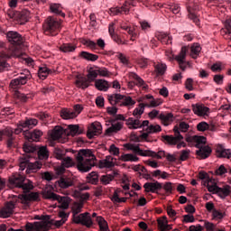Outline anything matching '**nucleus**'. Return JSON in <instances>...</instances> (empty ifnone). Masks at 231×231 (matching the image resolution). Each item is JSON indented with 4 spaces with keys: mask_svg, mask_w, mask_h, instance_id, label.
<instances>
[{
    "mask_svg": "<svg viewBox=\"0 0 231 231\" xmlns=\"http://www.w3.org/2000/svg\"><path fill=\"white\" fill-rule=\"evenodd\" d=\"M125 147L128 151H133V152H135V154H138V156L145 157L146 150H142L139 145L133 144V143H126L125 144Z\"/></svg>",
    "mask_w": 231,
    "mask_h": 231,
    "instance_id": "34",
    "label": "nucleus"
},
{
    "mask_svg": "<svg viewBox=\"0 0 231 231\" xmlns=\"http://www.w3.org/2000/svg\"><path fill=\"white\" fill-rule=\"evenodd\" d=\"M77 88H79V89H88L89 88L91 82L88 80V78L86 77H79L76 79L75 82Z\"/></svg>",
    "mask_w": 231,
    "mask_h": 231,
    "instance_id": "37",
    "label": "nucleus"
},
{
    "mask_svg": "<svg viewBox=\"0 0 231 231\" xmlns=\"http://www.w3.org/2000/svg\"><path fill=\"white\" fill-rule=\"evenodd\" d=\"M60 116L63 120H72L73 118H77V114L72 109L63 108L60 111Z\"/></svg>",
    "mask_w": 231,
    "mask_h": 231,
    "instance_id": "39",
    "label": "nucleus"
},
{
    "mask_svg": "<svg viewBox=\"0 0 231 231\" xmlns=\"http://www.w3.org/2000/svg\"><path fill=\"white\" fill-rule=\"evenodd\" d=\"M50 10L51 14H55L60 17H66V14L62 12V6H60L59 4H51Z\"/></svg>",
    "mask_w": 231,
    "mask_h": 231,
    "instance_id": "43",
    "label": "nucleus"
},
{
    "mask_svg": "<svg viewBox=\"0 0 231 231\" xmlns=\"http://www.w3.org/2000/svg\"><path fill=\"white\" fill-rule=\"evenodd\" d=\"M120 28L121 30H125V32H127L128 35H130V41L134 42V41H136L138 39V32H136V27L131 26L127 22H121L120 23Z\"/></svg>",
    "mask_w": 231,
    "mask_h": 231,
    "instance_id": "14",
    "label": "nucleus"
},
{
    "mask_svg": "<svg viewBox=\"0 0 231 231\" xmlns=\"http://www.w3.org/2000/svg\"><path fill=\"white\" fill-rule=\"evenodd\" d=\"M102 134V125L99 122L92 123L88 129L87 136L89 140Z\"/></svg>",
    "mask_w": 231,
    "mask_h": 231,
    "instance_id": "11",
    "label": "nucleus"
},
{
    "mask_svg": "<svg viewBox=\"0 0 231 231\" xmlns=\"http://www.w3.org/2000/svg\"><path fill=\"white\" fill-rule=\"evenodd\" d=\"M41 222H28L24 226L23 231H48L50 230V220H46L45 217H42Z\"/></svg>",
    "mask_w": 231,
    "mask_h": 231,
    "instance_id": "5",
    "label": "nucleus"
},
{
    "mask_svg": "<svg viewBox=\"0 0 231 231\" xmlns=\"http://www.w3.org/2000/svg\"><path fill=\"white\" fill-rule=\"evenodd\" d=\"M230 185H226L223 188H219L217 189V194L222 198V199H225V198H227V196H230Z\"/></svg>",
    "mask_w": 231,
    "mask_h": 231,
    "instance_id": "46",
    "label": "nucleus"
},
{
    "mask_svg": "<svg viewBox=\"0 0 231 231\" xmlns=\"http://www.w3.org/2000/svg\"><path fill=\"white\" fill-rule=\"evenodd\" d=\"M7 39L12 46H23V42H24L23 36L19 32L14 31H9L7 32Z\"/></svg>",
    "mask_w": 231,
    "mask_h": 231,
    "instance_id": "10",
    "label": "nucleus"
},
{
    "mask_svg": "<svg viewBox=\"0 0 231 231\" xmlns=\"http://www.w3.org/2000/svg\"><path fill=\"white\" fill-rule=\"evenodd\" d=\"M167 154L165 153V151L161 150L158 152L152 151V150H146L144 153V157L148 158H156L157 160H162L163 158H166Z\"/></svg>",
    "mask_w": 231,
    "mask_h": 231,
    "instance_id": "30",
    "label": "nucleus"
},
{
    "mask_svg": "<svg viewBox=\"0 0 231 231\" xmlns=\"http://www.w3.org/2000/svg\"><path fill=\"white\" fill-rule=\"evenodd\" d=\"M38 124L39 121L35 118H27L26 121H20L21 127H23L24 129H33Z\"/></svg>",
    "mask_w": 231,
    "mask_h": 231,
    "instance_id": "36",
    "label": "nucleus"
},
{
    "mask_svg": "<svg viewBox=\"0 0 231 231\" xmlns=\"http://www.w3.org/2000/svg\"><path fill=\"white\" fill-rule=\"evenodd\" d=\"M158 119L161 121V124L165 127L171 125L174 122V114L172 113H161L158 116Z\"/></svg>",
    "mask_w": 231,
    "mask_h": 231,
    "instance_id": "21",
    "label": "nucleus"
},
{
    "mask_svg": "<svg viewBox=\"0 0 231 231\" xmlns=\"http://www.w3.org/2000/svg\"><path fill=\"white\" fill-rule=\"evenodd\" d=\"M96 221L99 226L100 231H111L109 229V225L107 224V221L106 220V218H104V217H97Z\"/></svg>",
    "mask_w": 231,
    "mask_h": 231,
    "instance_id": "41",
    "label": "nucleus"
},
{
    "mask_svg": "<svg viewBox=\"0 0 231 231\" xmlns=\"http://www.w3.org/2000/svg\"><path fill=\"white\" fill-rule=\"evenodd\" d=\"M212 154V148L208 145L201 146L196 151L199 160H207Z\"/></svg>",
    "mask_w": 231,
    "mask_h": 231,
    "instance_id": "19",
    "label": "nucleus"
},
{
    "mask_svg": "<svg viewBox=\"0 0 231 231\" xmlns=\"http://www.w3.org/2000/svg\"><path fill=\"white\" fill-rule=\"evenodd\" d=\"M126 125L129 127V129H140L142 127V123L139 119H134L133 117H129L126 120Z\"/></svg>",
    "mask_w": 231,
    "mask_h": 231,
    "instance_id": "45",
    "label": "nucleus"
},
{
    "mask_svg": "<svg viewBox=\"0 0 231 231\" xmlns=\"http://www.w3.org/2000/svg\"><path fill=\"white\" fill-rule=\"evenodd\" d=\"M145 112V104L140 103L137 107L134 108L133 115L135 116V118H140L142 115Z\"/></svg>",
    "mask_w": 231,
    "mask_h": 231,
    "instance_id": "54",
    "label": "nucleus"
},
{
    "mask_svg": "<svg viewBox=\"0 0 231 231\" xmlns=\"http://www.w3.org/2000/svg\"><path fill=\"white\" fill-rule=\"evenodd\" d=\"M41 169H42V162L36 161L34 163L29 162L27 171L29 172H38Z\"/></svg>",
    "mask_w": 231,
    "mask_h": 231,
    "instance_id": "48",
    "label": "nucleus"
},
{
    "mask_svg": "<svg viewBox=\"0 0 231 231\" xmlns=\"http://www.w3.org/2000/svg\"><path fill=\"white\" fill-rule=\"evenodd\" d=\"M97 77H98V69H94L90 68L88 69L87 79L89 82H95L97 80Z\"/></svg>",
    "mask_w": 231,
    "mask_h": 231,
    "instance_id": "55",
    "label": "nucleus"
},
{
    "mask_svg": "<svg viewBox=\"0 0 231 231\" xmlns=\"http://www.w3.org/2000/svg\"><path fill=\"white\" fill-rule=\"evenodd\" d=\"M68 129L69 131V136H78V134H82V131H80L79 125H69Z\"/></svg>",
    "mask_w": 231,
    "mask_h": 231,
    "instance_id": "51",
    "label": "nucleus"
},
{
    "mask_svg": "<svg viewBox=\"0 0 231 231\" xmlns=\"http://www.w3.org/2000/svg\"><path fill=\"white\" fill-rule=\"evenodd\" d=\"M201 53V45L199 43H193L190 47V57L192 59H198Z\"/></svg>",
    "mask_w": 231,
    "mask_h": 231,
    "instance_id": "44",
    "label": "nucleus"
},
{
    "mask_svg": "<svg viewBox=\"0 0 231 231\" xmlns=\"http://www.w3.org/2000/svg\"><path fill=\"white\" fill-rule=\"evenodd\" d=\"M77 50V46L71 44V43H63L60 47V51H62L63 53H71Z\"/></svg>",
    "mask_w": 231,
    "mask_h": 231,
    "instance_id": "50",
    "label": "nucleus"
},
{
    "mask_svg": "<svg viewBox=\"0 0 231 231\" xmlns=\"http://www.w3.org/2000/svg\"><path fill=\"white\" fill-rule=\"evenodd\" d=\"M191 142H193V143H195V147L197 149H199L201 147H204L205 144L207 143V137L194 135L191 137Z\"/></svg>",
    "mask_w": 231,
    "mask_h": 231,
    "instance_id": "38",
    "label": "nucleus"
},
{
    "mask_svg": "<svg viewBox=\"0 0 231 231\" xmlns=\"http://www.w3.org/2000/svg\"><path fill=\"white\" fill-rule=\"evenodd\" d=\"M48 134L51 140H60V138H62V134H64V128L61 126H55L48 133Z\"/></svg>",
    "mask_w": 231,
    "mask_h": 231,
    "instance_id": "24",
    "label": "nucleus"
},
{
    "mask_svg": "<svg viewBox=\"0 0 231 231\" xmlns=\"http://www.w3.org/2000/svg\"><path fill=\"white\" fill-rule=\"evenodd\" d=\"M80 57L85 60H90L91 62H95L96 60H98V55L89 53L88 51H81Z\"/></svg>",
    "mask_w": 231,
    "mask_h": 231,
    "instance_id": "49",
    "label": "nucleus"
},
{
    "mask_svg": "<svg viewBox=\"0 0 231 231\" xmlns=\"http://www.w3.org/2000/svg\"><path fill=\"white\" fill-rule=\"evenodd\" d=\"M174 60H177L180 69L185 71L189 68V62L187 61V48L181 47L180 51L175 56Z\"/></svg>",
    "mask_w": 231,
    "mask_h": 231,
    "instance_id": "8",
    "label": "nucleus"
},
{
    "mask_svg": "<svg viewBox=\"0 0 231 231\" xmlns=\"http://www.w3.org/2000/svg\"><path fill=\"white\" fill-rule=\"evenodd\" d=\"M129 78L135 80V85H137L139 88H143L144 90L149 89V86L145 84V81L140 76H138V74L130 72Z\"/></svg>",
    "mask_w": 231,
    "mask_h": 231,
    "instance_id": "29",
    "label": "nucleus"
},
{
    "mask_svg": "<svg viewBox=\"0 0 231 231\" xmlns=\"http://www.w3.org/2000/svg\"><path fill=\"white\" fill-rule=\"evenodd\" d=\"M116 176H118L117 171H112L109 174L103 175L100 179L101 183L103 185H109L111 183V181H113V180H115V178H116Z\"/></svg>",
    "mask_w": 231,
    "mask_h": 231,
    "instance_id": "40",
    "label": "nucleus"
},
{
    "mask_svg": "<svg viewBox=\"0 0 231 231\" xmlns=\"http://www.w3.org/2000/svg\"><path fill=\"white\" fill-rule=\"evenodd\" d=\"M87 180L91 185H97L98 183V173L92 171L87 176Z\"/></svg>",
    "mask_w": 231,
    "mask_h": 231,
    "instance_id": "56",
    "label": "nucleus"
},
{
    "mask_svg": "<svg viewBox=\"0 0 231 231\" xmlns=\"http://www.w3.org/2000/svg\"><path fill=\"white\" fill-rule=\"evenodd\" d=\"M57 183L60 189H69V187H73V179L71 177L62 176Z\"/></svg>",
    "mask_w": 231,
    "mask_h": 231,
    "instance_id": "27",
    "label": "nucleus"
},
{
    "mask_svg": "<svg viewBox=\"0 0 231 231\" xmlns=\"http://www.w3.org/2000/svg\"><path fill=\"white\" fill-rule=\"evenodd\" d=\"M7 59H10L11 57H23V49L21 48V45H12L9 48Z\"/></svg>",
    "mask_w": 231,
    "mask_h": 231,
    "instance_id": "26",
    "label": "nucleus"
},
{
    "mask_svg": "<svg viewBox=\"0 0 231 231\" xmlns=\"http://www.w3.org/2000/svg\"><path fill=\"white\" fill-rule=\"evenodd\" d=\"M38 158L40 160H48L50 158V153L46 146H42L38 150Z\"/></svg>",
    "mask_w": 231,
    "mask_h": 231,
    "instance_id": "53",
    "label": "nucleus"
},
{
    "mask_svg": "<svg viewBox=\"0 0 231 231\" xmlns=\"http://www.w3.org/2000/svg\"><path fill=\"white\" fill-rule=\"evenodd\" d=\"M162 183L158 180L154 182H146L143 185L145 192H152V194H158L159 190H162Z\"/></svg>",
    "mask_w": 231,
    "mask_h": 231,
    "instance_id": "20",
    "label": "nucleus"
},
{
    "mask_svg": "<svg viewBox=\"0 0 231 231\" xmlns=\"http://www.w3.org/2000/svg\"><path fill=\"white\" fill-rule=\"evenodd\" d=\"M42 198L44 199H50L51 201H56V199H59V195L53 192L51 187H47L42 191Z\"/></svg>",
    "mask_w": 231,
    "mask_h": 231,
    "instance_id": "25",
    "label": "nucleus"
},
{
    "mask_svg": "<svg viewBox=\"0 0 231 231\" xmlns=\"http://www.w3.org/2000/svg\"><path fill=\"white\" fill-rule=\"evenodd\" d=\"M24 136H25V138H27V140H29L31 142H39V140H41V136H42V131L38 130V129H36L32 132L25 131Z\"/></svg>",
    "mask_w": 231,
    "mask_h": 231,
    "instance_id": "22",
    "label": "nucleus"
},
{
    "mask_svg": "<svg viewBox=\"0 0 231 231\" xmlns=\"http://www.w3.org/2000/svg\"><path fill=\"white\" fill-rule=\"evenodd\" d=\"M28 165H30V154L22 156L20 158V170L24 171Z\"/></svg>",
    "mask_w": 231,
    "mask_h": 231,
    "instance_id": "57",
    "label": "nucleus"
},
{
    "mask_svg": "<svg viewBox=\"0 0 231 231\" xmlns=\"http://www.w3.org/2000/svg\"><path fill=\"white\" fill-rule=\"evenodd\" d=\"M216 152L217 154V158H227V160H230V157H231L230 149H225L223 145L218 144L217 146Z\"/></svg>",
    "mask_w": 231,
    "mask_h": 231,
    "instance_id": "31",
    "label": "nucleus"
},
{
    "mask_svg": "<svg viewBox=\"0 0 231 231\" xmlns=\"http://www.w3.org/2000/svg\"><path fill=\"white\" fill-rule=\"evenodd\" d=\"M95 88L97 91H107L111 88V85L106 79H96Z\"/></svg>",
    "mask_w": 231,
    "mask_h": 231,
    "instance_id": "32",
    "label": "nucleus"
},
{
    "mask_svg": "<svg viewBox=\"0 0 231 231\" xmlns=\"http://www.w3.org/2000/svg\"><path fill=\"white\" fill-rule=\"evenodd\" d=\"M31 79H32V73L30 72V70L23 69L20 73V76L11 80L9 86L11 89H14V91H17L19 88L27 84L28 80H30Z\"/></svg>",
    "mask_w": 231,
    "mask_h": 231,
    "instance_id": "4",
    "label": "nucleus"
},
{
    "mask_svg": "<svg viewBox=\"0 0 231 231\" xmlns=\"http://www.w3.org/2000/svg\"><path fill=\"white\" fill-rule=\"evenodd\" d=\"M56 201L60 203L59 208H63V210L69 208V199L68 197H61L60 195H58Z\"/></svg>",
    "mask_w": 231,
    "mask_h": 231,
    "instance_id": "42",
    "label": "nucleus"
},
{
    "mask_svg": "<svg viewBox=\"0 0 231 231\" xmlns=\"http://www.w3.org/2000/svg\"><path fill=\"white\" fill-rule=\"evenodd\" d=\"M144 100H148V102L143 103L145 107H158L163 104L162 98H154V96L150 94L144 96Z\"/></svg>",
    "mask_w": 231,
    "mask_h": 231,
    "instance_id": "16",
    "label": "nucleus"
},
{
    "mask_svg": "<svg viewBox=\"0 0 231 231\" xmlns=\"http://www.w3.org/2000/svg\"><path fill=\"white\" fill-rule=\"evenodd\" d=\"M163 140L169 143V145H177V143H180L181 140H183V135L179 134L172 136V135H163L162 136Z\"/></svg>",
    "mask_w": 231,
    "mask_h": 231,
    "instance_id": "33",
    "label": "nucleus"
},
{
    "mask_svg": "<svg viewBox=\"0 0 231 231\" xmlns=\"http://www.w3.org/2000/svg\"><path fill=\"white\" fill-rule=\"evenodd\" d=\"M78 162L77 169L79 172H89L95 167V160L97 157L91 150H80L76 155Z\"/></svg>",
    "mask_w": 231,
    "mask_h": 231,
    "instance_id": "1",
    "label": "nucleus"
},
{
    "mask_svg": "<svg viewBox=\"0 0 231 231\" xmlns=\"http://www.w3.org/2000/svg\"><path fill=\"white\" fill-rule=\"evenodd\" d=\"M226 214L225 212H221L220 210L217 209H213L212 211V217L215 219V221H219L225 217Z\"/></svg>",
    "mask_w": 231,
    "mask_h": 231,
    "instance_id": "63",
    "label": "nucleus"
},
{
    "mask_svg": "<svg viewBox=\"0 0 231 231\" xmlns=\"http://www.w3.org/2000/svg\"><path fill=\"white\" fill-rule=\"evenodd\" d=\"M22 189L24 194L28 193L30 190H33V182L28 180L27 182H23L22 185L18 188Z\"/></svg>",
    "mask_w": 231,
    "mask_h": 231,
    "instance_id": "60",
    "label": "nucleus"
},
{
    "mask_svg": "<svg viewBox=\"0 0 231 231\" xmlns=\"http://www.w3.org/2000/svg\"><path fill=\"white\" fill-rule=\"evenodd\" d=\"M30 21V11H22L20 14V24H26Z\"/></svg>",
    "mask_w": 231,
    "mask_h": 231,
    "instance_id": "61",
    "label": "nucleus"
},
{
    "mask_svg": "<svg viewBox=\"0 0 231 231\" xmlns=\"http://www.w3.org/2000/svg\"><path fill=\"white\" fill-rule=\"evenodd\" d=\"M107 100L111 106H120L121 107H131L136 104V101L133 97L122 94L108 95Z\"/></svg>",
    "mask_w": 231,
    "mask_h": 231,
    "instance_id": "2",
    "label": "nucleus"
},
{
    "mask_svg": "<svg viewBox=\"0 0 231 231\" xmlns=\"http://www.w3.org/2000/svg\"><path fill=\"white\" fill-rule=\"evenodd\" d=\"M162 189L165 191V193L169 196L174 188L172 187V182H165L164 184L162 183Z\"/></svg>",
    "mask_w": 231,
    "mask_h": 231,
    "instance_id": "64",
    "label": "nucleus"
},
{
    "mask_svg": "<svg viewBox=\"0 0 231 231\" xmlns=\"http://www.w3.org/2000/svg\"><path fill=\"white\" fill-rule=\"evenodd\" d=\"M122 162H138L140 158L133 153H125L121 155Z\"/></svg>",
    "mask_w": 231,
    "mask_h": 231,
    "instance_id": "58",
    "label": "nucleus"
},
{
    "mask_svg": "<svg viewBox=\"0 0 231 231\" xmlns=\"http://www.w3.org/2000/svg\"><path fill=\"white\" fill-rule=\"evenodd\" d=\"M187 10L189 14H188L189 19L193 21L196 26H199V18H198V15L196 14V12L199 10V6L198 5V4L193 2H189L187 4Z\"/></svg>",
    "mask_w": 231,
    "mask_h": 231,
    "instance_id": "9",
    "label": "nucleus"
},
{
    "mask_svg": "<svg viewBox=\"0 0 231 231\" xmlns=\"http://www.w3.org/2000/svg\"><path fill=\"white\" fill-rule=\"evenodd\" d=\"M14 201L28 203V201H39V192H31L29 194H20L14 197Z\"/></svg>",
    "mask_w": 231,
    "mask_h": 231,
    "instance_id": "12",
    "label": "nucleus"
},
{
    "mask_svg": "<svg viewBox=\"0 0 231 231\" xmlns=\"http://www.w3.org/2000/svg\"><path fill=\"white\" fill-rule=\"evenodd\" d=\"M111 126L106 130V134H115L119 133L121 129H124V122L110 120Z\"/></svg>",
    "mask_w": 231,
    "mask_h": 231,
    "instance_id": "17",
    "label": "nucleus"
},
{
    "mask_svg": "<svg viewBox=\"0 0 231 231\" xmlns=\"http://www.w3.org/2000/svg\"><path fill=\"white\" fill-rule=\"evenodd\" d=\"M99 169H111L115 167V158L107 155L105 159L99 161Z\"/></svg>",
    "mask_w": 231,
    "mask_h": 231,
    "instance_id": "23",
    "label": "nucleus"
},
{
    "mask_svg": "<svg viewBox=\"0 0 231 231\" xmlns=\"http://www.w3.org/2000/svg\"><path fill=\"white\" fill-rule=\"evenodd\" d=\"M61 165L65 169H70V167H75V161L69 156L61 159Z\"/></svg>",
    "mask_w": 231,
    "mask_h": 231,
    "instance_id": "52",
    "label": "nucleus"
},
{
    "mask_svg": "<svg viewBox=\"0 0 231 231\" xmlns=\"http://www.w3.org/2000/svg\"><path fill=\"white\" fill-rule=\"evenodd\" d=\"M155 37L162 44H172V37L169 33L159 32H156Z\"/></svg>",
    "mask_w": 231,
    "mask_h": 231,
    "instance_id": "28",
    "label": "nucleus"
},
{
    "mask_svg": "<svg viewBox=\"0 0 231 231\" xmlns=\"http://www.w3.org/2000/svg\"><path fill=\"white\" fill-rule=\"evenodd\" d=\"M204 185L207 187L208 192H213L217 194V189H219L217 183H216V180L212 179H208L207 180H204Z\"/></svg>",
    "mask_w": 231,
    "mask_h": 231,
    "instance_id": "35",
    "label": "nucleus"
},
{
    "mask_svg": "<svg viewBox=\"0 0 231 231\" xmlns=\"http://www.w3.org/2000/svg\"><path fill=\"white\" fill-rule=\"evenodd\" d=\"M84 208V203L77 202L72 207V217L73 221H75V217H79V214L82 212V208Z\"/></svg>",
    "mask_w": 231,
    "mask_h": 231,
    "instance_id": "47",
    "label": "nucleus"
},
{
    "mask_svg": "<svg viewBox=\"0 0 231 231\" xmlns=\"http://www.w3.org/2000/svg\"><path fill=\"white\" fill-rule=\"evenodd\" d=\"M165 71H167V65L165 63H157L155 65V72L157 75H164Z\"/></svg>",
    "mask_w": 231,
    "mask_h": 231,
    "instance_id": "62",
    "label": "nucleus"
},
{
    "mask_svg": "<svg viewBox=\"0 0 231 231\" xmlns=\"http://www.w3.org/2000/svg\"><path fill=\"white\" fill-rule=\"evenodd\" d=\"M145 131L150 134L162 133V126L160 125H150L148 127H146Z\"/></svg>",
    "mask_w": 231,
    "mask_h": 231,
    "instance_id": "59",
    "label": "nucleus"
},
{
    "mask_svg": "<svg viewBox=\"0 0 231 231\" xmlns=\"http://www.w3.org/2000/svg\"><path fill=\"white\" fill-rule=\"evenodd\" d=\"M142 0H126L121 7H111L109 9L110 15H120V14H125L127 15L131 10V6H136V3Z\"/></svg>",
    "mask_w": 231,
    "mask_h": 231,
    "instance_id": "6",
    "label": "nucleus"
},
{
    "mask_svg": "<svg viewBox=\"0 0 231 231\" xmlns=\"http://www.w3.org/2000/svg\"><path fill=\"white\" fill-rule=\"evenodd\" d=\"M192 111L197 116H208L210 115V108L199 103L192 105Z\"/></svg>",
    "mask_w": 231,
    "mask_h": 231,
    "instance_id": "15",
    "label": "nucleus"
},
{
    "mask_svg": "<svg viewBox=\"0 0 231 231\" xmlns=\"http://www.w3.org/2000/svg\"><path fill=\"white\" fill-rule=\"evenodd\" d=\"M73 222L76 223V225H83V226H87V228L93 226V219H91L89 212L81 213L79 217H75Z\"/></svg>",
    "mask_w": 231,
    "mask_h": 231,
    "instance_id": "7",
    "label": "nucleus"
},
{
    "mask_svg": "<svg viewBox=\"0 0 231 231\" xmlns=\"http://www.w3.org/2000/svg\"><path fill=\"white\" fill-rule=\"evenodd\" d=\"M26 180V177L24 175H21L20 173H14L10 178H9V184L11 187H16L19 189L22 185L23 182H24Z\"/></svg>",
    "mask_w": 231,
    "mask_h": 231,
    "instance_id": "18",
    "label": "nucleus"
},
{
    "mask_svg": "<svg viewBox=\"0 0 231 231\" xmlns=\"http://www.w3.org/2000/svg\"><path fill=\"white\" fill-rule=\"evenodd\" d=\"M60 30V22L59 19L49 16L43 23V32L45 35L55 36L59 33Z\"/></svg>",
    "mask_w": 231,
    "mask_h": 231,
    "instance_id": "3",
    "label": "nucleus"
},
{
    "mask_svg": "<svg viewBox=\"0 0 231 231\" xmlns=\"http://www.w3.org/2000/svg\"><path fill=\"white\" fill-rule=\"evenodd\" d=\"M18 201L15 200V198H14V201L7 202L5 206L0 209V217H10V216L14 214V208H15V204Z\"/></svg>",
    "mask_w": 231,
    "mask_h": 231,
    "instance_id": "13",
    "label": "nucleus"
}]
</instances>
